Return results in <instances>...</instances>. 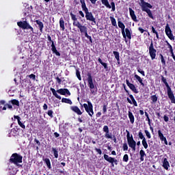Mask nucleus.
<instances>
[{"label": "nucleus", "instance_id": "obj_62", "mask_svg": "<svg viewBox=\"0 0 175 175\" xmlns=\"http://www.w3.org/2000/svg\"><path fill=\"white\" fill-rule=\"evenodd\" d=\"M43 109H44V110H47V109H48L47 104H44Z\"/></svg>", "mask_w": 175, "mask_h": 175}, {"label": "nucleus", "instance_id": "obj_27", "mask_svg": "<svg viewBox=\"0 0 175 175\" xmlns=\"http://www.w3.org/2000/svg\"><path fill=\"white\" fill-rule=\"evenodd\" d=\"M134 77H135V79H136V80H137L139 81V83H141L142 85H143V87H144V83H143V79H142V77H140L137 75H135Z\"/></svg>", "mask_w": 175, "mask_h": 175}, {"label": "nucleus", "instance_id": "obj_54", "mask_svg": "<svg viewBox=\"0 0 175 175\" xmlns=\"http://www.w3.org/2000/svg\"><path fill=\"white\" fill-rule=\"evenodd\" d=\"M53 111H51V110H49L48 111V116H49V117H51V118H53Z\"/></svg>", "mask_w": 175, "mask_h": 175}, {"label": "nucleus", "instance_id": "obj_50", "mask_svg": "<svg viewBox=\"0 0 175 175\" xmlns=\"http://www.w3.org/2000/svg\"><path fill=\"white\" fill-rule=\"evenodd\" d=\"M103 132H105V133H107V132H109V126H104L103 129Z\"/></svg>", "mask_w": 175, "mask_h": 175}, {"label": "nucleus", "instance_id": "obj_51", "mask_svg": "<svg viewBox=\"0 0 175 175\" xmlns=\"http://www.w3.org/2000/svg\"><path fill=\"white\" fill-rule=\"evenodd\" d=\"M123 150H124V151H128V144H127L126 143H124V144H123Z\"/></svg>", "mask_w": 175, "mask_h": 175}, {"label": "nucleus", "instance_id": "obj_1", "mask_svg": "<svg viewBox=\"0 0 175 175\" xmlns=\"http://www.w3.org/2000/svg\"><path fill=\"white\" fill-rule=\"evenodd\" d=\"M51 91L53 95L55 96V98H57V99H61V96L58 95V94H59L60 95H68L69 96L70 95V92H69V90L66 88L59 89L57 91L54 88H51Z\"/></svg>", "mask_w": 175, "mask_h": 175}, {"label": "nucleus", "instance_id": "obj_58", "mask_svg": "<svg viewBox=\"0 0 175 175\" xmlns=\"http://www.w3.org/2000/svg\"><path fill=\"white\" fill-rule=\"evenodd\" d=\"M164 121L165 122H167L169 121V117H167V116H164Z\"/></svg>", "mask_w": 175, "mask_h": 175}, {"label": "nucleus", "instance_id": "obj_20", "mask_svg": "<svg viewBox=\"0 0 175 175\" xmlns=\"http://www.w3.org/2000/svg\"><path fill=\"white\" fill-rule=\"evenodd\" d=\"M51 47H52L51 50L53 53L56 55H57V57H59V55H61V53H59V52L57 51V48H55V45H54V41H52Z\"/></svg>", "mask_w": 175, "mask_h": 175}, {"label": "nucleus", "instance_id": "obj_33", "mask_svg": "<svg viewBox=\"0 0 175 175\" xmlns=\"http://www.w3.org/2000/svg\"><path fill=\"white\" fill-rule=\"evenodd\" d=\"M10 102L12 103V105H14L15 106H20V102L18 100L13 99Z\"/></svg>", "mask_w": 175, "mask_h": 175}, {"label": "nucleus", "instance_id": "obj_9", "mask_svg": "<svg viewBox=\"0 0 175 175\" xmlns=\"http://www.w3.org/2000/svg\"><path fill=\"white\" fill-rule=\"evenodd\" d=\"M88 83L89 85V88H90V91L92 94H94V88H95V85L94 84V81L92 80V76L90 74L88 75Z\"/></svg>", "mask_w": 175, "mask_h": 175}, {"label": "nucleus", "instance_id": "obj_47", "mask_svg": "<svg viewBox=\"0 0 175 175\" xmlns=\"http://www.w3.org/2000/svg\"><path fill=\"white\" fill-rule=\"evenodd\" d=\"M161 57V61L163 65H166V61L165 60V58L163 57V55H160Z\"/></svg>", "mask_w": 175, "mask_h": 175}, {"label": "nucleus", "instance_id": "obj_63", "mask_svg": "<svg viewBox=\"0 0 175 175\" xmlns=\"http://www.w3.org/2000/svg\"><path fill=\"white\" fill-rule=\"evenodd\" d=\"M56 80H57V82L59 84H61V79H59V77H57V78H56Z\"/></svg>", "mask_w": 175, "mask_h": 175}, {"label": "nucleus", "instance_id": "obj_38", "mask_svg": "<svg viewBox=\"0 0 175 175\" xmlns=\"http://www.w3.org/2000/svg\"><path fill=\"white\" fill-rule=\"evenodd\" d=\"M130 98L132 100V103L133 105H134V106H136L137 107V103L136 102V100H135V98L133 97V96L132 94H131L129 96Z\"/></svg>", "mask_w": 175, "mask_h": 175}, {"label": "nucleus", "instance_id": "obj_18", "mask_svg": "<svg viewBox=\"0 0 175 175\" xmlns=\"http://www.w3.org/2000/svg\"><path fill=\"white\" fill-rule=\"evenodd\" d=\"M163 167L165 169V170H169V168L170 167V164H169V161H167V159L164 158L163 161Z\"/></svg>", "mask_w": 175, "mask_h": 175}, {"label": "nucleus", "instance_id": "obj_25", "mask_svg": "<svg viewBox=\"0 0 175 175\" xmlns=\"http://www.w3.org/2000/svg\"><path fill=\"white\" fill-rule=\"evenodd\" d=\"M129 118L131 124L135 122V116H133V113L131 111H129Z\"/></svg>", "mask_w": 175, "mask_h": 175}, {"label": "nucleus", "instance_id": "obj_5", "mask_svg": "<svg viewBox=\"0 0 175 175\" xmlns=\"http://www.w3.org/2000/svg\"><path fill=\"white\" fill-rule=\"evenodd\" d=\"M17 25L19 28H22V29H31V32L33 33V28L31 27L27 21L18 22Z\"/></svg>", "mask_w": 175, "mask_h": 175}, {"label": "nucleus", "instance_id": "obj_36", "mask_svg": "<svg viewBox=\"0 0 175 175\" xmlns=\"http://www.w3.org/2000/svg\"><path fill=\"white\" fill-rule=\"evenodd\" d=\"M113 55L116 59H117L118 62H120V53L117 51H113Z\"/></svg>", "mask_w": 175, "mask_h": 175}, {"label": "nucleus", "instance_id": "obj_23", "mask_svg": "<svg viewBox=\"0 0 175 175\" xmlns=\"http://www.w3.org/2000/svg\"><path fill=\"white\" fill-rule=\"evenodd\" d=\"M124 33H125L126 38H128V39H131V30L129 28L125 29Z\"/></svg>", "mask_w": 175, "mask_h": 175}, {"label": "nucleus", "instance_id": "obj_48", "mask_svg": "<svg viewBox=\"0 0 175 175\" xmlns=\"http://www.w3.org/2000/svg\"><path fill=\"white\" fill-rule=\"evenodd\" d=\"M145 133L148 139H151V133L148 130H145Z\"/></svg>", "mask_w": 175, "mask_h": 175}, {"label": "nucleus", "instance_id": "obj_28", "mask_svg": "<svg viewBox=\"0 0 175 175\" xmlns=\"http://www.w3.org/2000/svg\"><path fill=\"white\" fill-rule=\"evenodd\" d=\"M139 155H140V161H144V157H146V152L144 150H141L139 151Z\"/></svg>", "mask_w": 175, "mask_h": 175}, {"label": "nucleus", "instance_id": "obj_45", "mask_svg": "<svg viewBox=\"0 0 175 175\" xmlns=\"http://www.w3.org/2000/svg\"><path fill=\"white\" fill-rule=\"evenodd\" d=\"M151 100H152L153 103H155V102L158 100V97H157L155 95H153L151 96Z\"/></svg>", "mask_w": 175, "mask_h": 175}, {"label": "nucleus", "instance_id": "obj_55", "mask_svg": "<svg viewBox=\"0 0 175 175\" xmlns=\"http://www.w3.org/2000/svg\"><path fill=\"white\" fill-rule=\"evenodd\" d=\"M5 107L10 109H13V106H12L10 104H6L5 103Z\"/></svg>", "mask_w": 175, "mask_h": 175}, {"label": "nucleus", "instance_id": "obj_49", "mask_svg": "<svg viewBox=\"0 0 175 175\" xmlns=\"http://www.w3.org/2000/svg\"><path fill=\"white\" fill-rule=\"evenodd\" d=\"M76 75L79 80H81V76L80 75V71L78 70H76Z\"/></svg>", "mask_w": 175, "mask_h": 175}, {"label": "nucleus", "instance_id": "obj_39", "mask_svg": "<svg viewBox=\"0 0 175 175\" xmlns=\"http://www.w3.org/2000/svg\"><path fill=\"white\" fill-rule=\"evenodd\" d=\"M126 132L127 141L133 139V135L131 136V133L128 130H126Z\"/></svg>", "mask_w": 175, "mask_h": 175}, {"label": "nucleus", "instance_id": "obj_11", "mask_svg": "<svg viewBox=\"0 0 175 175\" xmlns=\"http://www.w3.org/2000/svg\"><path fill=\"white\" fill-rule=\"evenodd\" d=\"M165 33L170 40H174V36L172 33V29L169 27V24H167L165 26Z\"/></svg>", "mask_w": 175, "mask_h": 175}, {"label": "nucleus", "instance_id": "obj_3", "mask_svg": "<svg viewBox=\"0 0 175 175\" xmlns=\"http://www.w3.org/2000/svg\"><path fill=\"white\" fill-rule=\"evenodd\" d=\"M10 162L18 165V163H21L23 162V157L17 153H14L10 157Z\"/></svg>", "mask_w": 175, "mask_h": 175}, {"label": "nucleus", "instance_id": "obj_40", "mask_svg": "<svg viewBox=\"0 0 175 175\" xmlns=\"http://www.w3.org/2000/svg\"><path fill=\"white\" fill-rule=\"evenodd\" d=\"M142 146L144 147V148L146 150H147V148H148V144H147V140H146V139L142 140Z\"/></svg>", "mask_w": 175, "mask_h": 175}, {"label": "nucleus", "instance_id": "obj_16", "mask_svg": "<svg viewBox=\"0 0 175 175\" xmlns=\"http://www.w3.org/2000/svg\"><path fill=\"white\" fill-rule=\"evenodd\" d=\"M126 83L129 88H130L133 92H135V94H138L139 92L137 91V89H136V86H135V85L131 83L128 79L126 80Z\"/></svg>", "mask_w": 175, "mask_h": 175}, {"label": "nucleus", "instance_id": "obj_8", "mask_svg": "<svg viewBox=\"0 0 175 175\" xmlns=\"http://www.w3.org/2000/svg\"><path fill=\"white\" fill-rule=\"evenodd\" d=\"M149 54L151 59H155V57H157V49H154V43L152 41H151L150 45L149 46Z\"/></svg>", "mask_w": 175, "mask_h": 175}, {"label": "nucleus", "instance_id": "obj_44", "mask_svg": "<svg viewBox=\"0 0 175 175\" xmlns=\"http://www.w3.org/2000/svg\"><path fill=\"white\" fill-rule=\"evenodd\" d=\"M128 161H129V157L128 156V154H124L123 157V161L128 162Z\"/></svg>", "mask_w": 175, "mask_h": 175}, {"label": "nucleus", "instance_id": "obj_43", "mask_svg": "<svg viewBox=\"0 0 175 175\" xmlns=\"http://www.w3.org/2000/svg\"><path fill=\"white\" fill-rule=\"evenodd\" d=\"M158 135L160 139L163 137H165V135H163V133H162V131H161V130L158 131Z\"/></svg>", "mask_w": 175, "mask_h": 175}, {"label": "nucleus", "instance_id": "obj_29", "mask_svg": "<svg viewBox=\"0 0 175 175\" xmlns=\"http://www.w3.org/2000/svg\"><path fill=\"white\" fill-rule=\"evenodd\" d=\"M165 43H167V49H169L170 53H171L172 55L174 54V52H173V46L169 43V42L165 41Z\"/></svg>", "mask_w": 175, "mask_h": 175}, {"label": "nucleus", "instance_id": "obj_56", "mask_svg": "<svg viewBox=\"0 0 175 175\" xmlns=\"http://www.w3.org/2000/svg\"><path fill=\"white\" fill-rule=\"evenodd\" d=\"M14 118H15L16 120H17L18 122L19 121H21V118H20V116H14Z\"/></svg>", "mask_w": 175, "mask_h": 175}, {"label": "nucleus", "instance_id": "obj_31", "mask_svg": "<svg viewBox=\"0 0 175 175\" xmlns=\"http://www.w3.org/2000/svg\"><path fill=\"white\" fill-rule=\"evenodd\" d=\"M62 103H68V105H72V100L69 98H63L62 99Z\"/></svg>", "mask_w": 175, "mask_h": 175}, {"label": "nucleus", "instance_id": "obj_64", "mask_svg": "<svg viewBox=\"0 0 175 175\" xmlns=\"http://www.w3.org/2000/svg\"><path fill=\"white\" fill-rule=\"evenodd\" d=\"M79 14H80V16H81V17H84V13H83L82 11H79Z\"/></svg>", "mask_w": 175, "mask_h": 175}, {"label": "nucleus", "instance_id": "obj_41", "mask_svg": "<svg viewBox=\"0 0 175 175\" xmlns=\"http://www.w3.org/2000/svg\"><path fill=\"white\" fill-rule=\"evenodd\" d=\"M52 150L53 151V155L55 158H58V151L55 148H52Z\"/></svg>", "mask_w": 175, "mask_h": 175}, {"label": "nucleus", "instance_id": "obj_26", "mask_svg": "<svg viewBox=\"0 0 175 175\" xmlns=\"http://www.w3.org/2000/svg\"><path fill=\"white\" fill-rule=\"evenodd\" d=\"M59 25H60V28H62V31H65V21H64L63 18H61L59 19Z\"/></svg>", "mask_w": 175, "mask_h": 175}, {"label": "nucleus", "instance_id": "obj_61", "mask_svg": "<svg viewBox=\"0 0 175 175\" xmlns=\"http://www.w3.org/2000/svg\"><path fill=\"white\" fill-rule=\"evenodd\" d=\"M101 65L105 68V69H107V64L106 63H103Z\"/></svg>", "mask_w": 175, "mask_h": 175}, {"label": "nucleus", "instance_id": "obj_57", "mask_svg": "<svg viewBox=\"0 0 175 175\" xmlns=\"http://www.w3.org/2000/svg\"><path fill=\"white\" fill-rule=\"evenodd\" d=\"M103 113H106V111H107V107H106V105H103Z\"/></svg>", "mask_w": 175, "mask_h": 175}, {"label": "nucleus", "instance_id": "obj_22", "mask_svg": "<svg viewBox=\"0 0 175 175\" xmlns=\"http://www.w3.org/2000/svg\"><path fill=\"white\" fill-rule=\"evenodd\" d=\"M36 24L38 25L40 32H43V28H44V25H43V22L36 20Z\"/></svg>", "mask_w": 175, "mask_h": 175}, {"label": "nucleus", "instance_id": "obj_12", "mask_svg": "<svg viewBox=\"0 0 175 175\" xmlns=\"http://www.w3.org/2000/svg\"><path fill=\"white\" fill-rule=\"evenodd\" d=\"M85 18L88 21H92V23H96L95 21V17H94V15L92 14V12H90L88 11H85Z\"/></svg>", "mask_w": 175, "mask_h": 175}, {"label": "nucleus", "instance_id": "obj_37", "mask_svg": "<svg viewBox=\"0 0 175 175\" xmlns=\"http://www.w3.org/2000/svg\"><path fill=\"white\" fill-rule=\"evenodd\" d=\"M105 137H106V139H113V135H111V133L108 131L105 133Z\"/></svg>", "mask_w": 175, "mask_h": 175}, {"label": "nucleus", "instance_id": "obj_32", "mask_svg": "<svg viewBox=\"0 0 175 175\" xmlns=\"http://www.w3.org/2000/svg\"><path fill=\"white\" fill-rule=\"evenodd\" d=\"M70 16H71V18H72V20H73L74 21V22H73V25L75 26V23H80V22H79L78 21H77V18L76 17V15H75V14H70Z\"/></svg>", "mask_w": 175, "mask_h": 175}, {"label": "nucleus", "instance_id": "obj_24", "mask_svg": "<svg viewBox=\"0 0 175 175\" xmlns=\"http://www.w3.org/2000/svg\"><path fill=\"white\" fill-rule=\"evenodd\" d=\"M80 2L81 3L82 10H83V12H87L88 10V8H87V5H85V1L80 0Z\"/></svg>", "mask_w": 175, "mask_h": 175}, {"label": "nucleus", "instance_id": "obj_59", "mask_svg": "<svg viewBox=\"0 0 175 175\" xmlns=\"http://www.w3.org/2000/svg\"><path fill=\"white\" fill-rule=\"evenodd\" d=\"M138 31H139V32H141V33H144V29H143V28H142V27H139L138 28Z\"/></svg>", "mask_w": 175, "mask_h": 175}, {"label": "nucleus", "instance_id": "obj_2", "mask_svg": "<svg viewBox=\"0 0 175 175\" xmlns=\"http://www.w3.org/2000/svg\"><path fill=\"white\" fill-rule=\"evenodd\" d=\"M162 81L164 83L165 87L167 88V94L168 95V98L170 99L172 103H175V97L174 94H173V91H172V88L166 81V79L165 77H162Z\"/></svg>", "mask_w": 175, "mask_h": 175}, {"label": "nucleus", "instance_id": "obj_60", "mask_svg": "<svg viewBox=\"0 0 175 175\" xmlns=\"http://www.w3.org/2000/svg\"><path fill=\"white\" fill-rule=\"evenodd\" d=\"M152 32L153 33H157V30H155V28H154V26H152Z\"/></svg>", "mask_w": 175, "mask_h": 175}, {"label": "nucleus", "instance_id": "obj_14", "mask_svg": "<svg viewBox=\"0 0 175 175\" xmlns=\"http://www.w3.org/2000/svg\"><path fill=\"white\" fill-rule=\"evenodd\" d=\"M127 143L129 146L133 150V151H136V141L133 139V138L127 140Z\"/></svg>", "mask_w": 175, "mask_h": 175}, {"label": "nucleus", "instance_id": "obj_4", "mask_svg": "<svg viewBox=\"0 0 175 175\" xmlns=\"http://www.w3.org/2000/svg\"><path fill=\"white\" fill-rule=\"evenodd\" d=\"M83 107L90 117L94 116V107L90 101H88V104H83Z\"/></svg>", "mask_w": 175, "mask_h": 175}, {"label": "nucleus", "instance_id": "obj_15", "mask_svg": "<svg viewBox=\"0 0 175 175\" xmlns=\"http://www.w3.org/2000/svg\"><path fill=\"white\" fill-rule=\"evenodd\" d=\"M118 25L119 28H120L122 29V34L123 38L124 39H126V36H125V25H124L123 23L121 22V21H118Z\"/></svg>", "mask_w": 175, "mask_h": 175}, {"label": "nucleus", "instance_id": "obj_42", "mask_svg": "<svg viewBox=\"0 0 175 175\" xmlns=\"http://www.w3.org/2000/svg\"><path fill=\"white\" fill-rule=\"evenodd\" d=\"M138 136L142 140L146 139V137H144V135H143V133H142V131L139 132Z\"/></svg>", "mask_w": 175, "mask_h": 175}, {"label": "nucleus", "instance_id": "obj_17", "mask_svg": "<svg viewBox=\"0 0 175 175\" xmlns=\"http://www.w3.org/2000/svg\"><path fill=\"white\" fill-rule=\"evenodd\" d=\"M70 109L74 111V113H76L77 114H78V116H81L83 114V113L81 112V111L80 110L79 108H78L77 106H71L70 107Z\"/></svg>", "mask_w": 175, "mask_h": 175}, {"label": "nucleus", "instance_id": "obj_21", "mask_svg": "<svg viewBox=\"0 0 175 175\" xmlns=\"http://www.w3.org/2000/svg\"><path fill=\"white\" fill-rule=\"evenodd\" d=\"M6 101L5 100H0V111L6 110Z\"/></svg>", "mask_w": 175, "mask_h": 175}, {"label": "nucleus", "instance_id": "obj_35", "mask_svg": "<svg viewBox=\"0 0 175 175\" xmlns=\"http://www.w3.org/2000/svg\"><path fill=\"white\" fill-rule=\"evenodd\" d=\"M146 13H147L148 17H150V18H152V20H154L155 18L154 17V15L152 14V12H151L150 10L146 11Z\"/></svg>", "mask_w": 175, "mask_h": 175}, {"label": "nucleus", "instance_id": "obj_19", "mask_svg": "<svg viewBox=\"0 0 175 175\" xmlns=\"http://www.w3.org/2000/svg\"><path fill=\"white\" fill-rule=\"evenodd\" d=\"M130 16L133 21H137V18L136 17V14H135V11L132 10V8H129Z\"/></svg>", "mask_w": 175, "mask_h": 175}, {"label": "nucleus", "instance_id": "obj_53", "mask_svg": "<svg viewBox=\"0 0 175 175\" xmlns=\"http://www.w3.org/2000/svg\"><path fill=\"white\" fill-rule=\"evenodd\" d=\"M95 151H96V152H98V154H99V155H102V150L100 149L96 148Z\"/></svg>", "mask_w": 175, "mask_h": 175}, {"label": "nucleus", "instance_id": "obj_52", "mask_svg": "<svg viewBox=\"0 0 175 175\" xmlns=\"http://www.w3.org/2000/svg\"><path fill=\"white\" fill-rule=\"evenodd\" d=\"M29 79H32V80H35L36 79V75L31 74L29 75Z\"/></svg>", "mask_w": 175, "mask_h": 175}, {"label": "nucleus", "instance_id": "obj_6", "mask_svg": "<svg viewBox=\"0 0 175 175\" xmlns=\"http://www.w3.org/2000/svg\"><path fill=\"white\" fill-rule=\"evenodd\" d=\"M139 6H141L142 12H146L150 10V9H152V5L144 1V0H141V2L139 3Z\"/></svg>", "mask_w": 175, "mask_h": 175}, {"label": "nucleus", "instance_id": "obj_13", "mask_svg": "<svg viewBox=\"0 0 175 175\" xmlns=\"http://www.w3.org/2000/svg\"><path fill=\"white\" fill-rule=\"evenodd\" d=\"M74 27H77L79 28L81 33H84L87 32V27L81 25V23H74Z\"/></svg>", "mask_w": 175, "mask_h": 175}, {"label": "nucleus", "instance_id": "obj_46", "mask_svg": "<svg viewBox=\"0 0 175 175\" xmlns=\"http://www.w3.org/2000/svg\"><path fill=\"white\" fill-rule=\"evenodd\" d=\"M18 124L21 126V128H22L23 129H25V124H23V122H21V120H19V122H18Z\"/></svg>", "mask_w": 175, "mask_h": 175}, {"label": "nucleus", "instance_id": "obj_30", "mask_svg": "<svg viewBox=\"0 0 175 175\" xmlns=\"http://www.w3.org/2000/svg\"><path fill=\"white\" fill-rule=\"evenodd\" d=\"M43 161H44V162H45L47 167H49V169H51V163L50 162V159H44Z\"/></svg>", "mask_w": 175, "mask_h": 175}, {"label": "nucleus", "instance_id": "obj_10", "mask_svg": "<svg viewBox=\"0 0 175 175\" xmlns=\"http://www.w3.org/2000/svg\"><path fill=\"white\" fill-rule=\"evenodd\" d=\"M104 159L107 162H109V163H111L112 166H114V163H115V165H118V161H117V159H115L113 157H110L107 154L104 155Z\"/></svg>", "mask_w": 175, "mask_h": 175}, {"label": "nucleus", "instance_id": "obj_34", "mask_svg": "<svg viewBox=\"0 0 175 175\" xmlns=\"http://www.w3.org/2000/svg\"><path fill=\"white\" fill-rule=\"evenodd\" d=\"M110 20L112 25H113V27H117V21H116V18L113 16H111Z\"/></svg>", "mask_w": 175, "mask_h": 175}, {"label": "nucleus", "instance_id": "obj_7", "mask_svg": "<svg viewBox=\"0 0 175 175\" xmlns=\"http://www.w3.org/2000/svg\"><path fill=\"white\" fill-rule=\"evenodd\" d=\"M100 1L103 5L107 7V9H111L112 12L116 11V3H114L113 1H111L110 5V3H109V0H100Z\"/></svg>", "mask_w": 175, "mask_h": 175}]
</instances>
